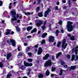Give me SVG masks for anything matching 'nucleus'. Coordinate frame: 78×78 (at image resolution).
Instances as JSON below:
<instances>
[{
	"mask_svg": "<svg viewBox=\"0 0 78 78\" xmlns=\"http://www.w3.org/2000/svg\"><path fill=\"white\" fill-rule=\"evenodd\" d=\"M73 23V22H71L70 21H68L67 23L66 27L67 31L69 32H71V31H73V28H75V25H74L72 26Z\"/></svg>",
	"mask_w": 78,
	"mask_h": 78,
	"instance_id": "nucleus-1",
	"label": "nucleus"
},
{
	"mask_svg": "<svg viewBox=\"0 0 78 78\" xmlns=\"http://www.w3.org/2000/svg\"><path fill=\"white\" fill-rule=\"evenodd\" d=\"M66 39H64L62 42V48H64V49H66L67 46V43H66Z\"/></svg>",
	"mask_w": 78,
	"mask_h": 78,
	"instance_id": "nucleus-2",
	"label": "nucleus"
},
{
	"mask_svg": "<svg viewBox=\"0 0 78 78\" xmlns=\"http://www.w3.org/2000/svg\"><path fill=\"white\" fill-rule=\"evenodd\" d=\"M53 62H51V60H49L46 62L44 64L45 67H48V66H51Z\"/></svg>",
	"mask_w": 78,
	"mask_h": 78,
	"instance_id": "nucleus-3",
	"label": "nucleus"
},
{
	"mask_svg": "<svg viewBox=\"0 0 78 78\" xmlns=\"http://www.w3.org/2000/svg\"><path fill=\"white\" fill-rule=\"evenodd\" d=\"M24 64L26 67H31L33 66V63L26 62L25 61L24 62Z\"/></svg>",
	"mask_w": 78,
	"mask_h": 78,
	"instance_id": "nucleus-4",
	"label": "nucleus"
},
{
	"mask_svg": "<svg viewBox=\"0 0 78 78\" xmlns=\"http://www.w3.org/2000/svg\"><path fill=\"white\" fill-rule=\"evenodd\" d=\"M48 41L50 42H53L55 41V37L53 36H50L49 37Z\"/></svg>",
	"mask_w": 78,
	"mask_h": 78,
	"instance_id": "nucleus-5",
	"label": "nucleus"
},
{
	"mask_svg": "<svg viewBox=\"0 0 78 78\" xmlns=\"http://www.w3.org/2000/svg\"><path fill=\"white\" fill-rule=\"evenodd\" d=\"M10 42L12 43V45L13 47H15L16 45V41L12 39H10Z\"/></svg>",
	"mask_w": 78,
	"mask_h": 78,
	"instance_id": "nucleus-6",
	"label": "nucleus"
},
{
	"mask_svg": "<svg viewBox=\"0 0 78 78\" xmlns=\"http://www.w3.org/2000/svg\"><path fill=\"white\" fill-rule=\"evenodd\" d=\"M42 49V48L41 47H40L39 48L37 54L38 55H41V53H42L43 51Z\"/></svg>",
	"mask_w": 78,
	"mask_h": 78,
	"instance_id": "nucleus-7",
	"label": "nucleus"
},
{
	"mask_svg": "<svg viewBox=\"0 0 78 78\" xmlns=\"http://www.w3.org/2000/svg\"><path fill=\"white\" fill-rule=\"evenodd\" d=\"M51 11V9L50 8H48V10L45 12V14H44V17H47V15H48V13Z\"/></svg>",
	"mask_w": 78,
	"mask_h": 78,
	"instance_id": "nucleus-8",
	"label": "nucleus"
},
{
	"mask_svg": "<svg viewBox=\"0 0 78 78\" xmlns=\"http://www.w3.org/2000/svg\"><path fill=\"white\" fill-rule=\"evenodd\" d=\"M76 66H71L69 67V70L71 71V70H75V69H76Z\"/></svg>",
	"mask_w": 78,
	"mask_h": 78,
	"instance_id": "nucleus-9",
	"label": "nucleus"
},
{
	"mask_svg": "<svg viewBox=\"0 0 78 78\" xmlns=\"http://www.w3.org/2000/svg\"><path fill=\"white\" fill-rule=\"evenodd\" d=\"M43 21L42 20H40L39 21L38 23H36V25L37 27H40V26H41V25H42V24H43Z\"/></svg>",
	"mask_w": 78,
	"mask_h": 78,
	"instance_id": "nucleus-10",
	"label": "nucleus"
},
{
	"mask_svg": "<svg viewBox=\"0 0 78 78\" xmlns=\"http://www.w3.org/2000/svg\"><path fill=\"white\" fill-rule=\"evenodd\" d=\"M7 31L5 33V35H9V34H10L11 31V30L7 29Z\"/></svg>",
	"mask_w": 78,
	"mask_h": 78,
	"instance_id": "nucleus-11",
	"label": "nucleus"
},
{
	"mask_svg": "<svg viewBox=\"0 0 78 78\" xmlns=\"http://www.w3.org/2000/svg\"><path fill=\"white\" fill-rule=\"evenodd\" d=\"M11 13L12 15V17L16 16V12L14 11H11Z\"/></svg>",
	"mask_w": 78,
	"mask_h": 78,
	"instance_id": "nucleus-12",
	"label": "nucleus"
},
{
	"mask_svg": "<svg viewBox=\"0 0 78 78\" xmlns=\"http://www.w3.org/2000/svg\"><path fill=\"white\" fill-rule=\"evenodd\" d=\"M11 56H12V55H11V53H9L7 54V59L8 60L9 59L10 57H11Z\"/></svg>",
	"mask_w": 78,
	"mask_h": 78,
	"instance_id": "nucleus-13",
	"label": "nucleus"
},
{
	"mask_svg": "<svg viewBox=\"0 0 78 78\" xmlns=\"http://www.w3.org/2000/svg\"><path fill=\"white\" fill-rule=\"evenodd\" d=\"M38 77L39 78H44V74L42 73H40L38 74Z\"/></svg>",
	"mask_w": 78,
	"mask_h": 78,
	"instance_id": "nucleus-14",
	"label": "nucleus"
},
{
	"mask_svg": "<svg viewBox=\"0 0 78 78\" xmlns=\"http://www.w3.org/2000/svg\"><path fill=\"white\" fill-rule=\"evenodd\" d=\"M47 36V33H45L42 34L41 37H42V38H45V37Z\"/></svg>",
	"mask_w": 78,
	"mask_h": 78,
	"instance_id": "nucleus-15",
	"label": "nucleus"
},
{
	"mask_svg": "<svg viewBox=\"0 0 78 78\" xmlns=\"http://www.w3.org/2000/svg\"><path fill=\"white\" fill-rule=\"evenodd\" d=\"M33 28V27L31 26H29L27 27V30L28 31H29Z\"/></svg>",
	"mask_w": 78,
	"mask_h": 78,
	"instance_id": "nucleus-16",
	"label": "nucleus"
},
{
	"mask_svg": "<svg viewBox=\"0 0 78 78\" xmlns=\"http://www.w3.org/2000/svg\"><path fill=\"white\" fill-rule=\"evenodd\" d=\"M12 17H13V18H11V20L12 21H16V20H17V17L16 16H12Z\"/></svg>",
	"mask_w": 78,
	"mask_h": 78,
	"instance_id": "nucleus-17",
	"label": "nucleus"
},
{
	"mask_svg": "<svg viewBox=\"0 0 78 78\" xmlns=\"http://www.w3.org/2000/svg\"><path fill=\"white\" fill-rule=\"evenodd\" d=\"M49 75H50V71H49V70L47 69L45 73V75L46 76H48Z\"/></svg>",
	"mask_w": 78,
	"mask_h": 78,
	"instance_id": "nucleus-18",
	"label": "nucleus"
},
{
	"mask_svg": "<svg viewBox=\"0 0 78 78\" xmlns=\"http://www.w3.org/2000/svg\"><path fill=\"white\" fill-rule=\"evenodd\" d=\"M37 31V29L36 28H34L31 31V33L32 34L33 33H36Z\"/></svg>",
	"mask_w": 78,
	"mask_h": 78,
	"instance_id": "nucleus-19",
	"label": "nucleus"
},
{
	"mask_svg": "<svg viewBox=\"0 0 78 78\" xmlns=\"http://www.w3.org/2000/svg\"><path fill=\"white\" fill-rule=\"evenodd\" d=\"M59 30H56L55 32L56 36H58L59 34Z\"/></svg>",
	"mask_w": 78,
	"mask_h": 78,
	"instance_id": "nucleus-20",
	"label": "nucleus"
},
{
	"mask_svg": "<svg viewBox=\"0 0 78 78\" xmlns=\"http://www.w3.org/2000/svg\"><path fill=\"white\" fill-rule=\"evenodd\" d=\"M62 73H63V70L62 69H61L60 72L59 73V75L60 76H62Z\"/></svg>",
	"mask_w": 78,
	"mask_h": 78,
	"instance_id": "nucleus-21",
	"label": "nucleus"
},
{
	"mask_svg": "<svg viewBox=\"0 0 78 78\" xmlns=\"http://www.w3.org/2000/svg\"><path fill=\"white\" fill-rule=\"evenodd\" d=\"M61 55V52H59L57 55H56V58H58Z\"/></svg>",
	"mask_w": 78,
	"mask_h": 78,
	"instance_id": "nucleus-22",
	"label": "nucleus"
},
{
	"mask_svg": "<svg viewBox=\"0 0 78 78\" xmlns=\"http://www.w3.org/2000/svg\"><path fill=\"white\" fill-rule=\"evenodd\" d=\"M28 72L27 73V75L28 76H30V73H31L30 72H31V69L28 68Z\"/></svg>",
	"mask_w": 78,
	"mask_h": 78,
	"instance_id": "nucleus-23",
	"label": "nucleus"
},
{
	"mask_svg": "<svg viewBox=\"0 0 78 78\" xmlns=\"http://www.w3.org/2000/svg\"><path fill=\"white\" fill-rule=\"evenodd\" d=\"M68 5L69 7H71V0H68Z\"/></svg>",
	"mask_w": 78,
	"mask_h": 78,
	"instance_id": "nucleus-24",
	"label": "nucleus"
},
{
	"mask_svg": "<svg viewBox=\"0 0 78 78\" xmlns=\"http://www.w3.org/2000/svg\"><path fill=\"white\" fill-rule=\"evenodd\" d=\"M11 76H12V74H9L7 75V78H10Z\"/></svg>",
	"mask_w": 78,
	"mask_h": 78,
	"instance_id": "nucleus-25",
	"label": "nucleus"
},
{
	"mask_svg": "<svg viewBox=\"0 0 78 78\" xmlns=\"http://www.w3.org/2000/svg\"><path fill=\"white\" fill-rule=\"evenodd\" d=\"M38 16L39 17H42L43 15L42 13H39L38 14Z\"/></svg>",
	"mask_w": 78,
	"mask_h": 78,
	"instance_id": "nucleus-26",
	"label": "nucleus"
},
{
	"mask_svg": "<svg viewBox=\"0 0 78 78\" xmlns=\"http://www.w3.org/2000/svg\"><path fill=\"white\" fill-rule=\"evenodd\" d=\"M70 39L71 41H75V37L72 36V37H70Z\"/></svg>",
	"mask_w": 78,
	"mask_h": 78,
	"instance_id": "nucleus-27",
	"label": "nucleus"
},
{
	"mask_svg": "<svg viewBox=\"0 0 78 78\" xmlns=\"http://www.w3.org/2000/svg\"><path fill=\"white\" fill-rule=\"evenodd\" d=\"M75 55L74 54L73 55L72 58H71V61H73V60L75 59Z\"/></svg>",
	"mask_w": 78,
	"mask_h": 78,
	"instance_id": "nucleus-28",
	"label": "nucleus"
},
{
	"mask_svg": "<svg viewBox=\"0 0 78 78\" xmlns=\"http://www.w3.org/2000/svg\"><path fill=\"white\" fill-rule=\"evenodd\" d=\"M52 69H51V71L52 72H55V69H56V68L53 67V66H52Z\"/></svg>",
	"mask_w": 78,
	"mask_h": 78,
	"instance_id": "nucleus-29",
	"label": "nucleus"
},
{
	"mask_svg": "<svg viewBox=\"0 0 78 78\" xmlns=\"http://www.w3.org/2000/svg\"><path fill=\"white\" fill-rule=\"evenodd\" d=\"M45 40L44 39L41 42V44H42H42H45Z\"/></svg>",
	"mask_w": 78,
	"mask_h": 78,
	"instance_id": "nucleus-30",
	"label": "nucleus"
},
{
	"mask_svg": "<svg viewBox=\"0 0 78 78\" xmlns=\"http://www.w3.org/2000/svg\"><path fill=\"white\" fill-rule=\"evenodd\" d=\"M0 67L1 68H2L3 67V64L2 62H0Z\"/></svg>",
	"mask_w": 78,
	"mask_h": 78,
	"instance_id": "nucleus-31",
	"label": "nucleus"
},
{
	"mask_svg": "<svg viewBox=\"0 0 78 78\" xmlns=\"http://www.w3.org/2000/svg\"><path fill=\"white\" fill-rule=\"evenodd\" d=\"M61 44V42L59 41L57 44V47H59L60 46V45Z\"/></svg>",
	"mask_w": 78,
	"mask_h": 78,
	"instance_id": "nucleus-32",
	"label": "nucleus"
},
{
	"mask_svg": "<svg viewBox=\"0 0 78 78\" xmlns=\"http://www.w3.org/2000/svg\"><path fill=\"white\" fill-rule=\"evenodd\" d=\"M61 64L62 66H63V65H64L65 64V62L63 61H62L61 62Z\"/></svg>",
	"mask_w": 78,
	"mask_h": 78,
	"instance_id": "nucleus-33",
	"label": "nucleus"
},
{
	"mask_svg": "<svg viewBox=\"0 0 78 78\" xmlns=\"http://www.w3.org/2000/svg\"><path fill=\"white\" fill-rule=\"evenodd\" d=\"M16 30L18 32H20V30L19 27H17L16 28Z\"/></svg>",
	"mask_w": 78,
	"mask_h": 78,
	"instance_id": "nucleus-34",
	"label": "nucleus"
},
{
	"mask_svg": "<svg viewBox=\"0 0 78 78\" xmlns=\"http://www.w3.org/2000/svg\"><path fill=\"white\" fill-rule=\"evenodd\" d=\"M28 55L30 57H31L32 55V54L31 53V52H28Z\"/></svg>",
	"mask_w": 78,
	"mask_h": 78,
	"instance_id": "nucleus-35",
	"label": "nucleus"
},
{
	"mask_svg": "<svg viewBox=\"0 0 78 78\" xmlns=\"http://www.w3.org/2000/svg\"><path fill=\"white\" fill-rule=\"evenodd\" d=\"M28 61L29 62H31L32 61H33V60L31 58H28Z\"/></svg>",
	"mask_w": 78,
	"mask_h": 78,
	"instance_id": "nucleus-36",
	"label": "nucleus"
},
{
	"mask_svg": "<svg viewBox=\"0 0 78 78\" xmlns=\"http://www.w3.org/2000/svg\"><path fill=\"white\" fill-rule=\"evenodd\" d=\"M3 5V2L2 1H0V6H2Z\"/></svg>",
	"mask_w": 78,
	"mask_h": 78,
	"instance_id": "nucleus-37",
	"label": "nucleus"
},
{
	"mask_svg": "<svg viewBox=\"0 0 78 78\" xmlns=\"http://www.w3.org/2000/svg\"><path fill=\"white\" fill-rule=\"evenodd\" d=\"M41 28L43 30H44V29L46 28V27H45V26H44V25H43V26Z\"/></svg>",
	"mask_w": 78,
	"mask_h": 78,
	"instance_id": "nucleus-38",
	"label": "nucleus"
},
{
	"mask_svg": "<svg viewBox=\"0 0 78 78\" xmlns=\"http://www.w3.org/2000/svg\"><path fill=\"white\" fill-rule=\"evenodd\" d=\"M37 1L38 2L37 5H39V4H40V3H41V0H37Z\"/></svg>",
	"mask_w": 78,
	"mask_h": 78,
	"instance_id": "nucleus-39",
	"label": "nucleus"
},
{
	"mask_svg": "<svg viewBox=\"0 0 78 78\" xmlns=\"http://www.w3.org/2000/svg\"><path fill=\"white\" fill-rule=\"evenodd\" d=\"M63 67L64 68H65V69H67V68H68V66L67 65H64Z\"/></svg>",
	"mask_w": 78,
	"mask_h": 78,
	"instance_id": "nucleus-40",
	"label": "nucleus"
},
{
	"mask_svg": "<svg viewBox=\"0 0 78 78\" xmlns=\"http://www.w3.org/2000/svg\"><path fill=\"white\" fill-rule=\"evenodd\" d=\"M46 57L48 58L50 56V55H49V54H47L46 55H45Z\"/></svg>",
	"mask_w": 78,
	"mask_h": 78,
	"instance_id": "nucleus-41",
	"label": "nucleus"
},
{
	"mask_svg": "<svg viewBox=\"0 0 78 78\" xmlns=\"http://www.w3.org/2000/svg\"><path fill=\"white\" fill-rule=\"evenodd\" d=\"M21 69L22 70H24V69H25V66H22L21 67Z\"/></svg>",
	"mask_w": 78,
	"mask_h": 78,
	"instance_id": "nucleus-42",
	"label": "nucleus"
},
{
	"mask_svg": "<svg viewBox=\"0 0 78 78\" xmlns=\"http://www.w3.org/2000/svg\"><path fill=\"white\" fill-rule=\"evenodd\" d=\"M55 9L56 10H59V9H58V6H55Z\"/></svg>",
	"mask_w": 78,
	"mask_h": 78,
	"instance_id": "nucleus-43",
	"label": "nucleus"
},
{
	"mask_svg": "<svg viewBox=\"0 0 78 78\" xmlns=\"http://www.w3.org/2000/svg\"><path fill=\"white\" fill-rule=\"evenodd\" d=\"M48 59V58H47V57H46V56H45L43 57V59L44 60H46V59Z\"/></svg>",
	"mask_w": 78,
	"mask_h": 78,
	"instance_id": "nucleus-44",
	"label": "nucleus"
},
{
	"mask_svg": "<svg viewBox=\"0 0 78 78\" xmlns=\"http://www.w3.org/2000/svg\"><path fill=\"white\" fill-rule=\"evenodd\" d=\"M47 23V21H44V23H43V25L45 26L46 25V24Z\"/></svg>",
	"mask_w": 78,
	"mask_h": 78,
	"instance_id": "nucleus-45",
	"label": "nucleus"
},
{
	"mask_svg": "<svg viewBox=\"0 0 78 78\" xmlns=\"http://www.w3.org/2000/svg\"><path fill=\"white\" fill-rule=\"evenodd\" d=\"M77 51H78V49H75V51L76 55H77V53H78Z\"/></svg>",
	"mask_w": 78,
	"mask_h": 78,
	"instance_id": "nucleus-46",
	"label": "nucleus"
},
{
	"mask_svg": "<svg viewBox=\"0 0 78 78\" xmlns=\"http://www.w3.org/2000/svg\"><path fill=\"white\" fill-rule=\"evenodd\" d=\"M66 57L68 58H69H69H70V55H68L66 56Z\"/></svg>",
	"mask_w": 78,
	"mask_h": 78,
	"instance_id": "nucleus-47",
	"label": "nucleus"
},
{
	"mask_svg": "<svg viewBox=\"0 0 78 78\" xmlns=\"http://www.w3.org/2000/svg\"><path fill=\"white\" fill-rule=\"evenodd\" d=\"M23 55V54L22 53H20L18 55V56H22Z\"/></svg>",
	"mask_w": 78,
	"mask_h": 78,
	"instance_id": "nucleus-48",
	"label": "nucleus"
},
{
	"mask_svg": "<svg viewBox=\"0 0 78 78\" xmlns=\"http://www.w3.org/2000/svg\"><path fill=\"white\" fill-rule=\"evenodd\" d=\"M63 9H67V6H65L63 7Z\"/></svg>",
	"mask_w": 78,
	"mask_h": 78,
	"instance_id": "nucleus-49",
	"label": "nucleus"
},
{
	"mask_svg": "<svg viewBox=\"0 0 78 78\" xmlns=\"http://www.w3.org/2000/svg\"><path fill=\"white\" fill-rule=\"evenodd\" d=\"M14 34V32L12 31L11 32V33H10V34H11V35H13V34Z\"/></svg>",
	"mask_w": 78,
	"mask_h": 78,
	"instance_id": "nucleus-50",
	"label": "nucleus"
},
{
	"mask_svg": "<svg viewBox=\"0 0 78 78\" xmlns=\"http://www.w3.org/2000/svg\"><path fill=\"white\" fill-rule=\"evenodd\" d=\"M62 21H60L58 22V24H59V25H62Z\"/></svg>",
	"mask_w": 78,
	"mask_h": 78,
	"instance_id": "nucleus-51",
	"label": "nucleus"
},
{
	"mask_svg": "<svg viewBox=\"0 0 78 78\" xmlns=\"http://www.w3.org/2000/svg\"><path fill=\"white\" fill-rule=\"evenodd\" d=\"M38 45H39V44H37L36 45H35L34 47L35 48H37V47H38Z\"/></svg>",
	"mask_w": 78,
	"mask_h": 78,
	"instance_id": "nucleus-52",
	"label": "nucleus"
},
{
	"mask_svg": "<svg viewBox=\"0 0 78 78\" xmlns=\"http://www.w3.org/2000/svg\"><path fill=\"white\" fill-rule=\"evenodd\" d=\"M56 5H59V2H56Z\"/></svg>",
	"mask_w": 78,
	"mask_h": 78,
	"instance_id": "nucleus-53",
	"label": "nucleus"
},
{
	"mask_svg": "<svg viewBox=\"0 0 78 78\" xmlns=\"http://www.w3.org/2000/svg\"><path fill=\"white\" fill-rule=\"evenodd\" d=\"M68 37H71V34H68Z\"/></svg>",
	"mask_w": 78,
	"mask_h": 78,
	"instance_id": "nucleus-54",
	"label": "nucleus"
},
{
	"mask_svg": "<svg viewBox=\"0 0 78 78\" xmlns=\"http://www.w3.org/2000/svg\"><path fill=\"white\" fill-rule=\"evenodd\" d=\"M62 2L63 3H66V0H63Z\"/></svg>",
	"mask_w": 78,
	"mask_h": 78,
	"instance_id": "nucleus-55",
	"label": "nucleus"
},
{
	"mask_svg": "<svg viewBox=\"0 0 78 78\" xmlns=\"http://www.w3.org/2000/svg\"><path fill=\"white\" fill-rule=\"evenodd\" d=\"M18 51H20V47L19 46L18 47Z\"/></svg>",
	"mask_w": 78,
	"mask_h": 78,
	"instance_id": "nucleus-56",
	"label": "nucleus"
},
{
	"mask_svg": "<svg viewBox=\"0 0 78 78\" xmlns=\"http://www.w3.org/2000/svg\"><path fill=\"white\" fill-rule=\"evenodd\" d=\"M20 20H17V23H20Z\"/></svg>",
	"mask_w": 78,
	"mask_h": 78,
	"instance_id": "nucleus-57",
	"label": "nucleus"
},
{
	"mask_svg": "<svg viewBox=\"0 0 78 78\" xmlns=\"http://www.w3.org/2000/svg\"><path fill=\"white\" fill-rule=\"evenodd\" d=\"M2 23H5V20H2Z\"/></svg>",
	"mask_w": 78,
	"mask_h": 78,
	"instance_id": "nucleus-58",
	"label": "nucleus"
},
{
	"mask_svg": "<svg viewBox=\"0 0 78 78\" xmlns=\"http://www.w3.org/2000/svg\"><path fill=\"white\" fill-rule=\"evenodd\" d=\"M61 32L62 33H64V30L63 29H62L61 30Z\"/></svg>",
	"mask_w": 78,
	"mask_h": 78,
	"instance_id": "nucleus-59",
	"label": "nucleus"
},
{
	"mask_svg": "<svg viewBox=\"0 0 78 78\" xmlns=\"http://www.w3.org/2000/svg\"><path fill=\"white\" fill-rule=\"evenodd\" d=\"M7 42H8V44H10V41H9V40H7Z\"/></svg>",
	"mask_w": 78,
	"mask_h": 78,
	"instance_id": "nucleus-60",
	"label": "nucleus"
},
{
	"mask_svg": "<svg viewBox=\"0 0 78 78\" xmlns=\"http://www.w3.org/2000/svg\"><path fill=\"white\" fill-rule=\"evenodd\" d=\"M16 17H19V14H17L16 15Z\"/></svg>",
	"mask_w": 78,
	"mask_h": 78,
	"instance_id": "nucleus-61",
	"label": "nucleus"
},
{
	"mask_svg": "<svg viewBox=\"0 0 78 78\" xmlns=\"http://www.w3.org/2000/svg\"><path fill=\"white\" fill-rule=\"evenodd\" d=\"M31 37V36H27V38H30Z\"/></svg>",
	"mask_w": 78,
	"mask_h": 78,
	"instance_id": "nucleus-62",
	"label": "nucleus"
},
{
	"mask_svg": "<svg viewBox=\"0 0 78 78\" xmlns=\"http://www.w3.org/2000/svg\"><path fill=\"white\" fill-rule=\"evenodd\" d=\"M52 61H54V56H52Z\"/></svg>",
	"mask_w": 78,
	"mask_h": 78,
	"instance_id": "nucleus-63",
	"label": "nucleus"
},
{
	"mask_svg": "<svg viewBox=\"0 0 78 78\" xmlns=\"http://www.w3.org/2000/svg\"><path fill=\"white\" fill-rule=\"evenodd\" d=\"M76 60H78V55L76 56Z\"/></svg>",
	"mask_w": 78,
	"mask_h": 78,
	"instance_id": "nucleus-64",
	"label": "nucleus"
}]
</instances>
